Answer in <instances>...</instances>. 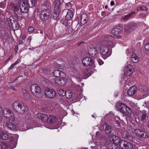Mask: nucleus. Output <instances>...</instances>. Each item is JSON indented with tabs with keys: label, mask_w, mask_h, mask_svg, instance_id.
<instances>
[{
	"label": "nucleus",
	"mask_w": 149,
	"mask_h": 149,
	"mask_svg": "<svg viewBox=\"0 0 149 149\" xmlns=\"http://www.w3.org/2000/svg\"><path fill=\"white\" fill-rule=\"evenodd\" d=\"M113 134L109 135L108 139L104 142V145L102 149H120L119 147H115V144L118 141V137Z\"/></svg>",
	"instance_id": "obj_1"
},
{
	"label": "nucleus",
	"mask_w": 149,
	"mask_h": 149,
	"mask_svg": "<svg viewBox=\"0 0 149 149\" xmlns=\"http://www.w3.org/2000/svg\"><path fill=\"white\" fill-rule=\"evenodd\" d=\"M12 106L13 109L17 112H21L23 113L28 110V108L25 104L20 101L14 102L12 104Z\"/></svg>",
	"instance_id": "obj_2"
},
{
	"label": "nucleus",
	"mask_w": 149,
	"mask_h": 149,
	"mask_svg": "<svg viewBox=\"0 0 149 149\" xmlns=\"http://www.w3.org/2000/svg\"><path fill=\"white\" fill-rule=\"evenodd\" d=\"M116 136L118 137L119 140L117 142L115 143V147H118L117 144L118 143L120 147L123 149H131L133 148V144L132 143L125 140H120L119 137L118 136Z\"/></svg>",
	"instance_id": "obj_3"
},
{
	"label": "nucleus",
	"mask_w": 149,
	"mask_h": 149,
	"mask_svg": "<svg viewBox=\"0 0 149 149\" xmlns=\"http://www.w3.org/2000/svg\"><path fill=\"white\" fill-rule=\"evenodd\" d=\"M9 121H7L6 124L8 127L11 130H17V121L14 116L9 118Z\"/></svg>",
	"instance_id": "obj_4"
},
{
	"label": "nucleus",
	"mask_w": 149,
	"mask_h": 149,
	"mask_svg": "<svg viewBox=\"0 0 149 149\" xmlns=\"http://www.w3.org/2000/svg\"><path fill=\"white\" fill-rule=\"evenodd\" d=\"M31 90L32 93L38 97L41 96V90L40 87L36 84H32L31 87Z\"/></svg>",
	"instance_id": "obj_5"
},
{
	"label": "nucleus",
	"mask_w": 149,
	"mask_h": 149,
	"mask_svg": "<svg viewBox=\"0 0 149 149\" xmlns=\"http://www.w3.org/2000/svg\"><path fill=\"white\" fill-rule=\"evenodd\" d=\"M50 14L51 11L49 8L43 9L40 12V19L43 21H46L49 18Z\"/></svg>",
	"instance_id": "obj_6"
},
{
	"label": "nucleus",
	"mask_w": 149,
	"mask_h": 149,
	"mask_svg": "<svg viewBox=\"0 0 149 149\" xmlns=\"http://www.w3.org/2000/svg\"><path fill=\"white\" fill-rule=\"evenodd\" d=\"M45 96L47 97L52 99L54 98L56 95V92L54 90L50 89H46L44 91Z\"/></svg>",
	"instance_id": "obj_7"
},
{
	"label": "nucleus",
	"mask_w": 149,
	"mask_h": 149,
	"mask_svg": "<svg viewBox=\"0 0 149 149\" xmlns=\"http://www.w3.org/2000/svg\"><path fill=\"white\" fill-rule=\"evenodd\" d=\"M18 4L21 12L23 13H27L28 10V8L26 2L23 0H20Z\"/></svg>",
	"instance_id": "obj_8"
},
{
	"label": "nucleus",
	"mask_w": 149,
	"mask_h": 149,
	"mask_svg": "<svg viewBox=\"0 0 149 149\" xmlns=\"http://www.w3.org/2000/svg\"><path fill=\"white\" fill-rule=\"evenodd\" d=\"M134 71L133 66L131 64L128 65L124 69V75L126 76H130L132 75Z\"/></svg>",
	"instance_id": "obj_9"
},
{
	"label": "nucleus",
	"mask_w": 149,
	"mask_h": 149,
	"mask_svg": "<svg viewBox=\"0 0 149 149\" xmlns=\"http://www.w3.org/2000/svg\"><path fill=\"white\" fill-rule=\"evenodd\" d=\"M9 8L10 10L13 11L15 15L17 16V14L19 11V8L17 4L13 2L10 3L9 5Z\"/></svg>",
	"instance_id": "obj_10"
},
{
	"label": "nucleus",
	"mask_w": 149,
	"mask_h": 149,
	"mask_svg": "<svg viewBox=\"0 0 149 149\" xmlns=\"http://www.w3.org/2000/svg\"><path fill=\"white\" fill-rule=\"evenodd\" d=\"M82 63L85 66H91L93 63V59L90 57H87L84 58L82 60Z\"/></svg>",
	"instance_id": "obj_11"
},
{
	"label": "nucleus",
	"mask_w": 149,
	"mask_h": 149,
	"mask_svg": "<svg viewBox=\"0 0 149 149\" xmlns=\"http://www.w3.org/2000/svg\"><path fill=\"white\" fill-rule=\"evenodd\" d=\"M54 81L56 85L59 86H64L66 83V81L65 78H56L54 79Z\"/></svg>",
	"instance_id": "obj_12"
},
{
	"label": "nucleus",
	"mask_w": 149,
	"mask_h": 149,
	"mask_svg": "<svg viewBox=\"0 0 149 149\" xmlns=\"http://www.w3.org/2000/svg\"><path fill=\"white\" fill-rule=\"evenodd\" d=\"M101 53L105 56V58L109 56L111 54L110 52L109 51V48L107 47L104 46L100 50Z\"/></svg>",
	"instance_id": "obj_13"
},
{
	"label": "nucleus",
	"mask_w": 149,
	"mask_h": 149,
	"mask_svg": "<svg viewBox=\"0 0 149 149\" xmlns=\"http://www.w3.org/2000/svg\"><path fill=\"white\" fill-rule=\"evenodd\" d=\"M139 93L142 96H144L149 94V87L141 86L140 87Z\"/></svg>",
	"instance_id": "obj_14"
},
{
	"label": "nucleus",
	"mask_w": 149,
	"mask_h": 149,
	"mask_svg": "<svg viewBox=\"0 0 149 149\" xmlns=\"http://www.w3.org/2000/svg\"><path fill=\"white\" fill-rule=\"evenodd\" d=\"M53 74L54 76L56 77V78H65L66 77L65 74L64 72L59 70L54 71L53 72Z\"/></svg>",
	"instance_id": "obj_15"
},
{
	"label": "nucleus",
	"mask_w": 149,
	"mask_h": 149,
	"mask_svg": "<svg viewBox=\"0 0 149 149\" xmlns=\"http://www.w3.org/2000/svg\"><path fill=\"white\" fill-rule=\"evenodd\" d=\"M3 112L4 116L8 118L14 116L13 113L10 109L8 108L4 109Z\"/></svg>",
	"instance_id": "obj_16"
},
{
	"label": "nucleus",
	"mask_w": 149,
	"mask_h": 149,
	"mask_svg": "<svg viewBox=\"0 0 149 149\" xmlns=\"http://www.w3.org/2000/svg\"><path fill=\"white\" fill-rule=\"evenodd\" d=\"M60 0H55L53 3L54 10H61Z\"/></svg>",
	"instance_id": "obj_17"
},
{
	"label": "nucleus",
	"mask_w": 149,
	"mask_h": 149,
	"mask_svg": "<svg viewBox=\"0 0 149 149\" xmlns=\"http://www.w3.org/2000/svg\"><path fill=\"white\" fill-rule=\"evenodd\" d=\"M123 29V28L121 26H116L112 30L111 32L114 36L116 35L119 34Z\"/></svg>",
	"instance_id": "obj_18"
},
{
	"label": "nucleus",
	"mask_w": 149,
	"mask_h": 149,
	"mask_svg": "<svg viewBox=\"0 0 149 149\" xmlns=\"http://www.w3.org/2000/svg\"><path fill=\"white\" fill-rule=\"evenodd\" d=\"M138 136L139 137V139L138 140H141L142 139V138H147L149 136L144 131H142L140 129H138Z\"/></svg>",
	"instance_id": "obj_19"
},
{
	"label": "nucleus",
	"mask_w": 149,
	"mask_h": 149,
	"mask_svg": "<svg viewBox=\"0 0 149 149\" xmlns=\"http://www.w3.org/2000/svg\"><path fill=\"white\" fill-rule=\"evenodd\" d=\"M37 118L39 119L42 121L46 122L47 115L42 113H39L36 115Z\"/></svg>",
	"instance_id": "obj_20"
},
{
	"label": "nucleus",
	"mask_w": 149,
	"mask_h": 149,
	"mask_svg": "<svg viewBox=\"0 0 149 149\" xmlns=\"http://www.w3.org/2000/svg\"><path fill=\"white\" fill-rule=\"evenodd\" d=\"M88 53L91 56L96 58V56L97 53V50L95 48H91L89 49L88 50Z\"/></svg>",
	"instance_id": "obj_21"
},
{
	"label": "nucleus",
	"mask_w": 149,
	"mask_h": 149,
	"mask_svg": "<svg viewBox=\"0 0 149 149\" xmlns=\"http://www.w3.org/2000/svg\"><path fill=\"white\" fill-rule=\"evenodd\" d=\"M88 21V17L86 15L83 14L81 16L80 25L82 26L86 24Z\"/></svg>",
	"instance_id": "obj_22"
},
{
	"label": "nucleus",
	"mask_w": 149,
	"mask_h": 149,
	"mask_svg": "<svg viewBox=\"0 0 149 149\" xmlns=\"http://www.w3.org/2000/svg\"><path fill=\"white\" fill-rule=\"evenodd\" d=\"M126 106L127 105L125 104L120 102L117 103L116 105V108L118 109L119 111H120L122 113V112H124V109L125 107H126Z\"/></svg>",
	"instance_id": "obj_23"
},
{
	"label": "nucleus",
	"mask_w": 149,
	"mask_h": 149,
	"mask_svg": "<svg viewBox=\"0 0 149 149\" xmlns=\"http://www.w3.org/2000/svg\"><path fill=\"white\" fill-rule=\"evenodd\" d=\"M57 120V118L55 116L49 115H47L46 121L48 123L52 124L55 123Z\"/></svg>",
	"instance_id": "obj_24"
},
{
	"label": "nucleus",
	"mask_w": 149,
	"mask_h": 149,
	"mask_svg": "<svg viewBox=\"0 0 149 149\" xmlns=\"http://www.w3.org/2000/svg\"><path fill=\"white\" fill-rule=\"evenodd\" d=\"M140 120L141 122L144 123L148 120V116H147L145 111H143L142 114L140 116Z\"/></svg>",
	"instance_id": "obj_25"
},
{
	"label": "nucleus",
	"mask_w": 149,
	"mask_h": 149,
	"mask_svg": "<svg viewBox=\"0 0 149 149\" xmlns=\"http://www.w3.org/2000/svg\"><path fill=\"white\" fill-rule=\"evenodd\" d=\"M137 88L135 86H132L128 90L127 94L130 96L134 95L136 93Z\"/></svg>",
	"instance_id": "obj_26"
},
{
	"label": "nucleus",
	"mask_w": 149,
	"mask_h": 149,
	"mask_svg": "<svg viewBox=\"0 0 149 149\" xmlns=\"http://www.w3.org/2000/svg\"><path fill=\"white\" fill-rule=\"evenodd\" d=\"M104 38H107L108 39H120L122 38V36L121 35H115L114 36L108 35H105L104 36Z\"/></svg>",
	"instance_id": "obj_27"
},
{
	"label": "nucleus",
	"mask_w": 149,
	"mask_h": 149,
	"mask_svg": "<svg viewBox=\"0 0 149 149\" xmlns=\"http://www.w3.org/2000/svg\"><path fill=\"white\" fill-rule=\"evenodd\" d=\"M61 10H54L53 14V18L54 19L57 20L60 19V14Z\"/></svg>",
	"instance_id": "obj_28"
},
{
	"label": "nucleus",
	"mask_w": 149,
	"mask_h": 149,
	"mask_svg": "<svg viewBox=\"0 0 149 149\" xmlns=\"http://www.w3.org/2000/svg\"><path fill=\"white\" fill-rule=\"evenodd\" d=\"M73 14L72 11L70 10H69L67 12L65 18L67 20H70L73 17Z\"/></svg>",
	"instance_id": "obj_29"
},
{
	"label": "nucleus",
	"mask_w": 149,
	"mask_h": 149,
	"mask_svg": "<svg viewBox=\"0 0 149 149\" xmlns=\"http://www.w3.org/2000/svg\"><path fill=\"white\" fill-rule=\"evenodd\" d=\"M135 13L134 12H132L129 14L125 15L122 17L124 21H127L131 18L132 16L134 15Z\"/></svg>",
	"instance_id": "obj_30"
},
{
	"label": "nucleus",
	"mask_w": 149,
	"mask_h": 149,
	"mask_svg": "<svg viewBox=\"0 0 149 149\" xmlns=\"http://www.w3.org/2000/svg\"><path fill=\"white\" fill-rule=\"evenodd\" d=\"M131 59L133 62L137 63L138 62L139 58L135 54L133 53L131 56Z\"/></svg>",
	"instance_id": "obj_31"
},
{
	"label": "nucleus",
	"mask_w": 149,
	"mask_h": 149,
	"mask_svg": "<svg viewBox=\"0 0 149 149\" xmlns=\"http://www.w3.org/2000/svg\"><path fill=\"white\" fill-rule=\"evenodd\" d=\"M9 138V134L8 132H2L1 134V137H0V139L6 140L8 139Z\"/></svg>",
	"instance_id": "obj_32"
},
{
	"label": "nucleus",
	"mask_w": 149,
	"mask_h": 149,
	"mask_svg": "<svg viewBox=\"0 0 149 149\" xmlns=\"http://www.w3.org/2000/svg\"><path fill=\"white\" fill-rule=\"evenodd\" d=\"M83 74L87 77H88L91 75V72L89 69H85L82 72Z\"/></svg>",
	"instance_id": "obj_33"
},
{
	"label": "nucleus",
	"mask_w": 149,
	"mask_h": 149,
	"mask_svg": "<svg viewBox=\"0 0 149 149\" xmlns=\"http://www.w3.org/2000/svg\"><path fill=\"white\" fill-rule=\"evenodd\" d=\"M30 94L26 91H24L22 95V97L26 100H28L30 98Z\"/></svg>",
	"instance_id": "obj_34"
},
{
	"label": "nucleus",
	"mask_w": 149,
	"mask_h": 149,
	"mask_svg": "<svg viewBox=\"0 0 149 149\" xmlns=\"http://www.w3.org/2000/svg\"><path fill=\"white\" fill-rule=\"evenodd\" d=\"M72 91L70 90H68L65 92V95L68 99L71 98L72 97Z\"/></svg>",
	"instance_id": "obj_35"
},
{
	"label": "nucleus",
	"mask_w": 149,
	"mask_h": 149,
	"mask_svg": "<svg viewBox=\"0 0 149 149\" xmlns=\"http://www.w3.org/2000/svg\"><path fill=\"white\" fill-rule=\"evenodd\" d=\"M26 2V3H27L29 6V7L32 8L35 5L36 1L35 0H28Z\"/></svg>",
	"instance_id": "obj_36"
},
{
	"label": "nucleus",
	"mask_w": 149,
	"mask_h": 149,
	"mask_svg": "<svg viewBox=\"0 0 149 149\" xmlns=\"http://www.w3.org/2000/svg\"><path fill=\"white\" fill-rule=\"evenodd\" d=\"M127 26L131 29L134 30L136 28L137 25L136 24L133 22L129 23L128 24Z\"/></svg>",
	"instance_id": "obj_37"
},
{
	"label": "nucleus",
	"mask_w": 149,
	"mask_h": 149,
	"mask_svg": "<svg viewBox=\"0 0 149 149\" xmlns=\"http://www.w3.org/2000/svg\"><path fill=\"white\" fill-rule=\"evenodd\" d=\"M113 130L111 127L108 125H107L105 129V131L106 133H110Z\"/></svg>",
	"instance_id": "obj_38"
},
{
	"label": "nucleus",
	"mask_w": 149,
	"mask_h": 149,
	"mask_svg": "<svg viewBox=\"0 0 149 149\" xmlns=\"http://www.w3.org/2000/svg\"><path fill=\"white\" fill-rule=\"evenodd\" d=\"M138 129L136 130L134 132H132V135L133 138H136L137 139H139V137L138 136V133L136 132H138Z\"/></svg>",
	"instance_id": "obj_39"
},
{
	"label": "nucleus",
	"mask_w": 149,
	"mask_h": 149,
	"mask_svg": "<svg viewBox=\"0 0 149 149\" xmlns=\"http://www.w3.org/2000/svg\"><path fill=\"white\" fill-rule=\"evenodd\" d=\"M7 146L6 144L0 141V149H7Z\"/></svg>",
	"instance_id": "obj_40"
},
{
	"label": "nucleus",
	"mask_w": 149,
	"mask_h": 149,
	"mask_svg": "<svg viewBox=\"0 0 149 149\" xmlns=\"http://www.w3.org/2000/svg\"><path fill=\"white\" fill-rule=\"evenodd\" d=\"M122 136L125 138H127L128 137L129 134L126 131H122L121 132Z\"/></svg>",
	"instance_id": "obj_41"
},
{
	"label": "nucleus",
	"mask_w": 149,
	"mask_h": 149,
	"mask_svg": "<svg viewBox=\"0 0 149 149\" xmlns=\"http://www.w3.org/2000/svg\"><path fill=\"white\" fill-rule=\"evenodd\" d=\"M65 91L63 89H58L57 90L58 93L60 95L64 96L65 95Z\"/></svg>",
	"instance_id": "obj_42"
},
{
	"label": "nucleus",
	"mask_w": 149,
	"mask_h": 149,
	"mask_svg": "<svg viewBox=\"0 0 149 149\" xmlns=\"http://www.w3.org/2000/svg\"><path fill=\"white\" fill-rule=\"evenodd\" d=\"M50 4V2L47 0H45L42 3V7H49Z\"/></svg>",
	"instance_id": "obj_43"
},
{
	"label": "nucleus",
	"mask_w": 149,
	"mask_h": 149,
	"mask_svg": "<svg viewBox=\"0 0 149 149\" xmlns=\"http://www.w3.org/2000/svg\"><path fill=\"white\" fill-rule=\"evenodd\" d=\"M127 108H129V109H127V113H125V114L127 116H131L132 113V111L130 107L127 106Z\"/></svg>",
	"instance_id": "obj_44"
},
{
	"label": "nucleus",
	"mask_w": 149,
	"mask_h": 149,
	"mask_svg": "<svg viewBox=\"0 0 149 149\" xmlns=\"http://www.w3.org/2000/svg\"><path fill=\"white\" fill-rule=\"evenodd\" d=\"M131 29L130 28L128 27L127 28H125L124 31L125 33L128 35L129 33L132 32V31Z\"/></svg>",
	"instance_id": "obj_45"
},
{
	"label": "nucleus",
	"mask_w": 149,
	"mask_h": 149,
	"mask_svg": "<svg viewBox=\"0 0 149 149\" xmlns=\"http://www.w3.org/2000/svg\"><path fill=\"white\" fill-rule=\"evenodd\" d=\"M25 119L27 120H30L31 118V115L29 113H27L25 115Z\"/></svg>",
	"instance_id": "obj_46"
},
{
	"label": "nucleus",
	"mask_w": 149,
	"mask_h": 149,
	"mask_svg": "<svg viewBox=\"0 0 149 149\" xmlns=\"http://www.w3.org/2000/svg\"><path fill=\"white\" fill-rule=\"evenodd\" d=\"M145 49L146 50H149V40L148 41V42L145 45Z\"/></svg>",
	"instance_id": "obj_47"
},
{
	"label": "nucleus",
	"mask_w": 149,
	"mask_h": 149,
	"mask_svg": "<svg viewBox=\"0 0 149 149\" xmlns=\"http://www.w3.org/2000/svg\"><path fill=\"white\" fill-rule=\"evenodd\" d=\"M72 6V4L70 2L68 3H66L65 5V7L66 8H68L69 7H71Z\"/></svg>",
	"instance_id": "obj_48"
},
{
	"label": "nucleus",
	"mask_w": 149,
	"mask_h": 149,
	"mask_svg": "<svg viewBox=\"0 0 149 149\" xmlns=\"http://www.w3.org/2000/svg\"><path fill=\"white\" fill-rule=\"evenodd\" d=\"M28 31L29 32H33L34 31V29L33 27H30L28 29Z\"/></svg>",
	"instance_id": "obj_49"
},
{
	"label": "nucleus",
	"mask_w": 149,
	"mask_h": 149,
	"mask_svg": "<svg viewBox=\"0 0 149 149\" xmlns=\"http://www.w3.org/2000/svg\"><path fill=\"white\" fill-rule=\"evenodd\" d=\"M96 136L98 139H100L101 136L100 134V132H97L96 133Z\"/></svg>",
	"instance_id": "obj_50"
},
{
	"label": "nucleus",
	"mask_w": 149,
	"mask_h": 149,
	"mask_svg": "<svg viewBox=\"0 0 149 149\" xmlns=\"http://www.w3.org/2000/svg\"><path fill=\"white\" fill-rule=\"evenodd\" d=\"M144 6H139V7H138L137 9V11H140V10H144V8H143V7Z\"/></svg>",
	"instance_id": "obj_51"
},
{
	"label": "nucleus",
	"mask_w": 149,
	"mask_h": 149,
	"mask_svg": "<svg viewBox=\"0 0 149 149\" xmlns=\"http://www.w3.org/2000/svg\"><path fill=\"white\" fill-rule=\"evenodd\" d=\"M127 106H126V107H125V109H124V112H122V113H123V114H125V113H127V109H129V108H127Z\"/></svg>",
	"instance_id": "obj_52"
},
{
	"label": "nucleus",
	"mask_w": 149,
	"mask_h": 149,
	"mask_svg": "<svg viewBox=\"0 0 149 149\" xmlns=\"http://www.w3.org/2000/svg\"><path fill=\"white\" fill-rule=\"evenodd\" d=\"M98 62L100 65H102L103 63V62L100 59H99Z\"/></svg>",
	"instance_id": "obj_53"
},
{
	"label": "nucleus",
	"mask_w": 149,
	"mask_h": 149,
	"mask_svg": "<svg viewBox=\"0 0 149 149\" xmlns=\"http://www.w3.org/2000/svg\"><path fill=\"white\" fill-rule=\"evenodd\" d=\"M15 64L14 63L12 64L11 65L10 67L9 68V69L10 70H11L15 66Z\"/></svg>",
	"instance_id": "obj_54"
},
{
	"label": "nucleus",
	"mask_w": 149,
	"mask_h": 149,
	"mask_svg": "<svg viewBox=\"0 0 149 149\" xmlns=\"http://www.w3.org/2000/svg\"><path fill=\"white\" fill-rule=\"evenodd\" d=\"M3 3V2L0 3V7L3 8L5 6V4Z\"/></svg>",
	"instance_id": "obj_55"
},
{
	"label": "nucleus",
	"mask_w": 149,
	"mask_h": 149,
	"mask_svg": "<svg viewBox=\"0 0 149 149\" xmlns=\"http://www.w3.org/2000/svg\"><path fill=\"white\" fill-rule=\"evenodd\" d=\"M0 22H1V24L0 25V27H2L3 26V25L5 23L3 22L2 21H1Z\"/></svg>",
	"instance_id": "obj_56"
},
{
	"label": "nucleus",
	"mask_w": 149,
	"mask_h": 149,
	"mask_svg": "<svg viewBox=\"0 0 149 149\" xmlns=\"http://www.w3.org/2000/svg\"><path fill=\"white\" fill-rule=\"evenodd\" d=\"M15 29L16 30H17L19 28V26L18 24H15Z\"/></svg>",
	"instance_id": "obj_57"
},
{
	"label": "nucleus",
	"mask_w": 149,
	"mask_h": 149,
	"mask_svg": "<svg viewBox=\"0 0 149 149\" xmlns=\"http://www.w3.org/2000/svg\"><path fill=\"white\" fill-rule=\"evenodd\" d=\"M147 31L146 30H144L143 31V35L141 34V35L142 36H144L147 33Z\"/></svg>",
	"instance_id": "obj_58"
},
{
	"label": "nucleus",
	"mask_w": 149,
	"mask_h": 149,
	"mask_svg": "<svg viewBox=\"0 0 149 149\" xmlns=\"http://www.w3.org/2000/svg\"><path fill=\"white\" fill-rule=\"evenodd\" d=\"M26 36L25 35H24L22 37V39L23 40H24L26 38Z\"/></svg>",
	"instance_id": "obj_59"
},
{
	"label": "nucleus",
	"mask_w": 149,
	"mask_h": 149,
	"mask_svg": "<svg viewBox=\"0 0 149 149\" xmlns=\"http://www.w3.org/2000/svg\"><path fill=\"white\" fill-rule=\"evenodd\" d=\"M140 17H144L145 16V15L144 13L140 15Z\"/></svg>",
	"instance_id": "obj_60"
},
{
	"label": "nucleus",
	"mask_w": 149,
	"mask_h": 149,
	"mask_svg": "<svg viewBox=\"0 0 149 149\" xmlns=\"http://www.w3.org/2000/svg\"><path fill=\"white\" fill-rule=\"evenodd\" d=\"M110 4L111 6H113L114 5V2L113 1H111V2Z\"/></svg>",
	"instance_id": "obj_61"
},
{
	"label": "nucleus",
	"mask_w": 149,
	"mask_h": 149,
	"mask_svg": "<svg viewBox=\"0 0 149 149\" xmlns=\"http://www.w3.org/2000/svg\"><path fill=\"white\" fill-rule=\"evenodd\" d=\"M144 6L143 7V8H144V9H144V10H147V8L146 6Z\"/></svg>",
	"instance_id": "obj_62"
},
{
	"label": "nucleus",
	"mask_w": 149,
	"mask_h": 149,
	"mask_svg": "<svg viewBox=\"0 0 149 149\" xmlns=\"http://www.w3.org/2000/svg\"><path fill=\"white\" fill-rule=\"evenodd\" d=\"M23 41L22 40H20L19 42V44H22L23 43Z\"/></svg>",
	"instance_id": "obj_63"
},
{
	"label": "nucleus",
	"mask_w": 149,
	"mask_h": 149,
	"mask_svg": "<svg viewBox=\"0 0 149 149\" xmlns=\"http://www.w3.org/2000/svg\"><path fill=\"white\" fill-rule=\"evenodd\" d=\"M31 37L30 36V37H29L28 38L27 40H29V41H30H30H31Z\"/></svg>",
	"instance_id": "obj_64"
}]
</instances>
